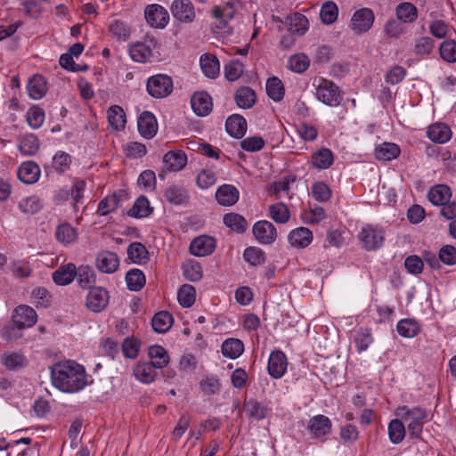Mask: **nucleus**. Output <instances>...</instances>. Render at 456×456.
<instances>
[{"label":"nucleus","instance_id":"6","mask_svg":"<svg viewBox=\"0 0 456 456\" xmlns=\"http://www.w3.org/2000/svg\"><path fill=\"white\" fill-rule=\"evenodd\" d=\"M158 41L153 37H146L143 42H137L129 47V54L136 62H147L152 57V51L158 47Z\"/></svg>","mask_w":456,"mask_h":456},{"label":"nucleus","instance_id":"23","mask_svg":"<svg viewBox=\"0 0 456 456\" xmlns=\"http://www.w3.org/2000/svg\"><path fill=\"white\" fill-rule=\"evenodd\" d=\"M239 197L240 192L238 189L232 184H223L216 192L217 202L223 206L234 205L239 200Z\"/></svg>","mask_w":456,"mask_h":456},{"label":"nucleus","instance_id":"29","mask_svg":"<svg viewBox=\"0 0 456 456\" xmlns=\"http://www.w3.org/2000/svg\"><path fill=\"white\" fill-rule=\"evenodd\" d=\"M234 99L238 107L241 109H249L255 104L256 95L255 91L250 87L242 86L236 91Z\"/></svg>","mask_w":456,"mask_h":456},{"label":"nucleus","instance_id":"63","mask_svg":"<svg viewBox=\"0 0 456 456\" xmlns=\"http://www.w3.org/2000/svg\"><path fill=\"white\" fill-rule=\"evenodd\" d=\"M244 259L251 265H260L265 260V252L256 247L247 248L243 254Z\"/></svg>","mask_w":456,"mask_h":456},{"label":"nucleus","instance_id":"13","mask_svg":"<svg viewBox=\"0 0 456 456\" xmlns=\"http://www.w3.org/2000/svg\"><path fill=\"white\" fill-rule=\"evenodd\" d=\"M36 311L28 305H19L14 310L12 320L19 329L32 327L37 322Z\"/></svg>","mask_w":456,"mask_h":456},{"label":"nucleus","instance_id":"43","mask_svg":"<svg viewBox=\"0 0 456 456\" xmlns=\"http://www.w3.org/2000/svg\"><path fill=\"white\" fill-rule=\"evenodd\" d=\"M267 95L274 102H280L283 99L285 88L281 79L273 77L266 81L265 85Z\"/></svg>","mask_w":456,"mask_h":456},{"label":"nucleus","instance_id":"14","mask_svg":"<svg viewBox=\"0 0 456 456\" xmlns=\"http://www.w3.org/2000/svg\"><path fill=\"white\" fill-rule=\"evenodd\" d=\"M137 127L142 137L151 139L158 132V123L155 116L150 111L142 112L137 120Z\"/></svg>","mask_w":456,"mask_h":456},{"label":"nucleus","instance_id":"62","mask_svg":"<svg viewBox=\"0 0 456 456\" xmlns=\"http://www.w3.org/2000/svg\"><path fill=\"white\" fill-rule=\"evenodd\" d=\"M354 343L359 353H362L369 347L373 338L369 329H361L354 337Z\"/></svg>","mask_w":456,"mask_h":456},{"label":"nucleus","instance_id":"45","mask_svg":"<svg viewBox=\"0 0 456 456\" xmlns=\"http://www.w3.org/2000/svg\"><path fill=\"white\" fill-rule=\"evenodd\" d=\"M244 351L243 343L237 338H228L222 345V353L224 356L236 359Z\"/></svg>","mask_w":456,"mask_h":456},{"label":"nucleus","instance_id":"38","mask_svg":"<svg viewBox=\"0 0 456 456\" xmlns=\"http://www.w3.org/2000/svg\"><path fill=\"white\" fill-rule=\"evenodd\" d=\"M109 124L115 130H122L126 126V114L124 110L118 105L111 106L107 111Z\"/></svg>","mask_w":456,"mask_h":456},{"label":"nucleus","instance_id":"60","mask_svg":"<svg viewBox=\"0 0 456 456\" xmlns=\"http://www.w3.org/2000/svg\"><path fill=\"white\" fill-rule=\"evenodd\" d=\"M441 58L450 63L456 61V41L445 40L439 47Z\"/></svg>","mask_w":456,"mask_h":456},{"label":"nucleus","instance_id":"59","mask_svg":"<svg viewBox=\"0 0 456 456\" xmlns=\"http://www.w3.org/2000/svg\"><path fill=\"white\" fill-rule=\"evenodd\" d=\"M27 122L32 129L39 128L45 120V112L38 106H33L27 111Z\"/></svg>","mask_w":456,"mask_h":456},{"label":"nucleus","instance_id":"27","mask_svg":"<svg viewBox=\"0 0 456 456\" xmlns=\"http://www.w3.org/2000/svg\"><path fill=\"white\" fill-rule=\"evenodd\" d=\"M427 135L432 142L444 143L451 139L452 131L447 125L436 123L428 128Z\"/></svg>","mask_w":456,"mask_h":456},{"label":"nucleus","instance_id":"16","mask_svg":"<svg viewBox=\"0 0 456 456\" xmlns=\"http://www.w3.org/2000/svg\"><path fill=\"white\" fill-rule=\"evenodd\" d=\"M243 411L248 419L259 421L266 418L270 409L261 402L249 399L244 401Z\"/></svg>","mask_w":456,"mask_h":456},{"label":"nucleus","instance_id":"3","mask_svg":"<svg viewBox=\"0 0 456 456\" xmlns=\"http://www.w3.org/2000/svg\"><path fill=\"white\" fill-rule=\"evenodd\" d=\"M173 80L166 74H157L148 78L146 89L154 98H165L173 92Z\"/></svg>","mask_w":456,"mask_h":456},{"label":"nucleus","instance_id":"48","mask_svg":"<svg viewBox=\"0 0 456 456\" xmlns=\"http://www.w3.org/2000/svg\"><path fill=\"white\" fill-rule=\"evenodd\" d=\"M224 224L232 231L242 233L248 228L246 219L236 213H229L224 216Z\"/></svg>","mask_w":456,"mask_h":456},{"label":"nucleus","instance_id":"39","mask_svg":"<svg viewBox=\"0 0 456 456\" xmlns=\"http://www.w3.org/2000/svg\"><path fill=\"white\" fill-rule=\"evenodd\" d=\"M123 196V192H118L113 193L102 199L98 205V214L100 216H106L117 209Z\"/></svg>","mask_w":456,"mask_h":456},{"label":"nucleus","instance_id":"64","mask_svg":"<svg viewBox=\"0 0 456 456\" xmlns=\"http://www.w3.org/2000/svg\"><path fill=\"white\" fill-rule=\"evenodd\" d=\"M244 66L239 60H232L224 66V76L229 81L237 80L243 73Z\"/></svg>","mask_w":456,"mask_h":456},{"label":"nucleus","instance_id":"5","mask_svg":"<svg viewBox=\"0 0 456 456\" xmlns=\"http://www.w3.org/2000/svg\"><path fill=\"white\" fill-rule=\"evenodd\" d=\"M359 240L365 249L375 250L383 245L385 232L379 226L367 224L362 228Z\"/></svg>","mask_w":456,"mask_h":456},{"label":"nucleus","instance_id":"52","mask_svg":"<svg viewBox=\"0 0 456 456\" xmlns=\"http://www.w3.org/2000/svg\"><path fill=\"white\" fill-rule=\"evenodd\" d=\"M269 216L278 224H285L289 221L290 214L288 207L279 202L269 206Z\"/></svg>","mask_w":456,"mask_h":456},{"label":"nucleus","instance_id":"21","mask_svg":"<svg viewBox=\"0 0 456 456\" xmlns=\"http://www.w3.org/2000/svg\"><path fill=\"white\" fill-rule=\"evenodd\" d=\"M165 198L172 205L182 206L188 203L190 195L184 186L172 184L166 189Z\"/></svg>","mask_w":456,"mask_h":456},{"label":"nucleus","instance_id":"31","mask_svg":"<svg viewBox=\"0 0 456 456\" xmlns=\"http://www.w3.org/2000/svg\"><path fill=\"white\" fill-rule=\"evenodd\" d=\"M451 195V189L447 185L438 184L430 189L428 197L432 204L442 206L450 200Z\"/></svg>","mask_w":456,"mask_h":456},{"label":"nucleus","instance_id":"11","mask_svg":"<svg viewBox=\"0 0 456 456\" xmlns=\"http://www.w3.org/2000/svg\"><path fill=\"white\" fill-rule=\"evenodd\" d=\"M253 234L260 243L269 245L276 240L277 231L271 222L263 220L254 224Z\"/></svg>","mask_w":456,"mask_h":456},{"label":"nucleus","instance_id":"25","mask_svg":"<svg viewBox=\"0 0 456 456\" xmlns=\"http://www.w3.org/2000/svg\"><path fill=\"white\" fill-rule=\"evenodd\" d=\"M227 133L235 138H241L247 131L246 119L239 114L230 116L225 122Z\"/></svg>","mask_w":456,"mask_h":456},{"label":"nucleus","instance_id":"26","mask_svg":"<svg viewBox=\"0 0 456 456\" xmlns=\"http://www.w3.org/2000/svg\"><path fill=\"white\" fill-rule=\"evenodd\" d=\"M288 240L292 247L305 248L312 242L313 233L308 228L300 227L291 231Z\"/></svg>","mask_w":456,"mask_h":456},{"label":"nucleus","instance_id":"49","mask_svg":"<svg viewBox=\"0 0 456 456\" xmlns=\"http://www.w3.org/2000/svg\"><path fill=\"white\" fill-rule=\"evenodd\" d=\"M151 213V208L150 207V202L146 197L141 196L139 197L133 207L128 210V216L142 218L148 216Z\"/></svg>","mask_w":456,"mask_h":456},{"label":"nucleus","instance_id":"56","mask_svg":"<svg viewBox=\"0 0 456 456\" xmlns=\"http://www.w3.org/2000/svg\"><path fill=\"white\" fill-rule=\"evenodd\" d=\"M196 298V291L193 286L190 284L183 285L177 292V299L183 307L191 306Z\"/></svg>","mask_w":456,"mask_h":456},{"label":"nucleus","instance_id":"50","mask_svg":"<svg viewBox=\"0 0 456 456\" xmlns=\"http://www.w3.org/2000/svg\"><path fill=\"white\" fill-rule=\"evenodd\" d=\"M109 31L118 41H126L131 34L130 27L124 21L115 20L109 25Z\"/></svg>","mask_w":456,"mask_h":456},{"label":"nucleus","instance_id":"28","mask_svg":"<svg viewBox=\"0 0 456 456\" xmlns=\"http://www.w3.org/2000/svg\"><path fill=\"white\" fill-rule=\"evenodd\" d=\"M77 275V268L75 265L69 263L60 266L53 273V281L60 286L69 284Z\"/></svg>","mask_w":456,"mask_h":456},{"label":"nucleus","instance_id":"8","mask_svg":"<svg viewBox=\"0 0 456 456\" xmlns=\"http://www.w3.org/2000/svg\"><path fill=\"white\" fill-rule=\"evenodd\" d=\"M144 16L147 23L155 28H164L169 21V13L163 6L153 4L146 7Z\"/></svg>","mask_w":456,"mask_h":456},{"label":"nucleus","instance_id":"44","mask_svg":"<svg viewBox=\"0 0 456 456\" xmlns=\"http://www.w3.org/2000/svg\"><path fill=\"white\" fill-rule=\"evenodd\" d=\"M145 275L142 271L134 268L126 275V282L131 291H139L145 285Z\"/></svg>","mask_w":456,"mask_h":456},{"label":"nucleus","instance_id":"9","mask_svg":"<svg viewBox=\"0 0 456 456\" xmlns=\"http://www.w3.org/2000/svg\"><path fill=\"white\" fill-rule=\"evenodd\" d=\"M374 21L373 12L369 8L356 11L350 22V28L354 34H362L370 28Z\"/></svg>","mask_w":456,"mask_h":456},{"label":"nucleus","instance_id":"1","mask_svg":"<svg viewBox=\"0 0 456 456\" xmlns=\"http://www.w3.org/2000/svg\"><path fill=\"white\" fill-rule=\"evenodd\" d=\"M53 385L65 393H76L87 385V376L82 365L67 361L54 364L51 369Z\"/></svg>","mask_w":456,"mask_h":456},{"label":"nucleus","instance_id":"15","mask_svg":"<svg viewBox=\"0 0 456 456\" xmlns=\"http://www.w3.org/2000/svg\"><path fill=\"white\" fill-rule=\"evenodd\" d=\"M191 105L196 115L205 117L212 110V98L206 92H197L191 96Z\"/></svg>","mask_w":456,"mask_h":456},{"label":"nucleus","instance_id":"41","mask_svg":"<svg viewBox=\"0 0 456 456\" xmlns=\"http://www.w3.org/2000/svg\"><path fill=\"white\" fill-rule=\"evenodd\" d=\"M173 317L167 311L157 313L151 321L152 329L158 333L167 332L172 326Z\"/></svg>","mask_w":456,"mask_h":456},{"label":"nucleus","instance_id":"4","mask_svg":"<svg viewBox=\"0 0 456 456\" xmlns=\"http://www.w3.org/2000/svg\"><path fill=\"white\" fill-rule=\"evenodd\" d=\"M315 95L319 101L326 105L335 107L340 104L342 94L333 82L321 78L316 86Z\"/></svg>","mask_w":456,"mask_h":456},{"label":"nucleus","instance_id":"24","mask_svg":"<svg viewBox=\"0 0 456 456\" xmlns=\"http://www.w3.org/2000/svg\"><path fill=\"white\" fill-rule=\"evenodd\" d=\"M27 91L31 99H42L47 92L45 78L41 75H34L27 84Z\"/></svg>","mask_w":456,"mask_h":456},{"label":"nucleus","instance_id":"36","mask_svg":"<svg viewBox=\"0 0 456 456\" xmlns=\"http://www.w3.org/2000/svg\"><path fill=\"white\" fill-rule=\"evenodd\" d=\"M400 154V148L395 143L384 142L375 150V157L379 160L389 161L396 159Z\"/></svg>","mask_w":456,"mask_h":456},{"label":"nucleus","instance_id":"55","mask_svg":"<svg viewBox=\"0 0 456 456\" xmlns=\"http://www.w3.org/2000/svg\"><path fill=\"white\" fill-rule=\"evenodd\" d=\"M338 15V9L335 3L326 2L320 10V18L322 21L327 25L334 23Z\"/></svg>","mask_w":456,"mask_h":456},{"label":"nucleus","instance_id":"58","mask_svg":"<svg viewBox=\"0 0 456 456\" xmlns=\"http://www.w3.org/2000/svg\"><path fill=\"white\" fill-rule=\"evenodd\" d=\"M183 276L191 281H198L202 278L203 272L200 265L195 261H188L183 265Z\"/></svg>","mask_w":456,"mask_h":456},{"label":"nucleus","instance_id":"61","mask_svg":"<svg viewBox=\"0 0 456 456\" xmlns=\"http://www.w3.org/2000/svg\"><path fill=\"white\" fill-rule=\"evenodd\" d=\"M289 31L298 35H304L309 28V21L307 18L300 13H296L290 19Z\"/></svg>","mask_w":456,"mask_h":456},{"label":"nucleus","instance_id":"35","mask_svg":"<svg viewBox=\"0 0 456 456\" xmlns=\"http://www.w3.org/2000/svg\"><path fill=\"white\" fill-rule=\"evenodd\" d=\"M396 17L404 23H411L418 18V10L409 2L399 4L395 8Z\"/></svg>","mask_w":456,"mask_h":456},{"label":"nucleus","instance_id":"46","mask_svg":"<svg viewBox=\"0 0 456 456\" xmlns=\"http://www.w3.org/2000/svg\"><path fill=\"white\" fill-rule=\"evenodd\" d=\"M55 236L58 241L68 245L77 240V232L70 224H61L57 227Z\"/></svg>","mask_w":456,"mask_h":456},{"label":"nucleus","instance_id":"40","mask_svg":"<svg viewBox=\"0 0 456 456\" xmlns=\"http://www.w3.org/2000/svg\"><path fill=\"white\" fill-rule=\"evenodd\" d=\"M333 154L330 150L322 148L312 155V164L318 169H327L333 163Z\"/></svg>","mask_w":456,"mask_h":456},{"label":"nucleus","instance_id":"37","mask_svg":"<svg viewBox=\"0 0 456 456\" xmlns=\"http://www.w3.org/2000/svg\"><path fill=\"white\" fill-rule=\"evenodd\" d=\"M151 363L157 369L164 368L169 362V356L165 348L154 345L149 347Z\"/></svg>","mask_w":456,"mask_h":456},{"label":"nucleus","instance_id":"20","mask_svg":"<svg viewBox=\"0 0 456 456\" xmlns=\"http://www.w3.org/2000/svg\"><path fill=\"white\" fill-rule=\"evenodd\" d=\"M40 168L38 165L33 161L23 162L18 168L19 179L26 184H33L37 183L40 177Z\"/></svg>","mask_w":456,"mask_h":456},{"label":"nucleus","instance_id":"10","mask_svg":"<svg viewBox=\"0 0 456 456\" xmlns=\"http://www.w3.org/2000/svg\"><path fill=\"white\" fill-rule=\"evenodd\" d=\"M173 16L184 23H191L195 19V10L190 0H175L171 4Z\"/></svg>","mask_w":456,"mask_h":456},{"label":"nucleus","instance_id":"42","mask_svg":"<svg viewBox=\"0 0 456 456\" xmlns=\"http://www.w3.org/2000/svg\"><path fill=\"white\" fill-rule=\"evenodd\" d=\"M398 334L403 338H414L419 333L420 328L414 319H403L396 325Z\"/></svg>","mask_w":456,"mask_h":456},{"label":"nucleus","instance_id":"54","mask_svg":"<svg viewBox=\"0 0 456 456\" xmlns=\"http://www.w3.org/2000/svg\"><path fill=\"white\" fill-rule=\"evenodd\" d=\"M18 207L22 213L33 215L42 208L43 204L38 197L33 195L20 200Z\"/></svg>","mask_w":456,"mask_h":456},{"label":"nucleus","instance_id":"12","mask_svg":"<svg viewBox=\"0 0 456 456\" xmlns=\"http://www.w3.org/2000/svg\"><path fill=\"white\" fill-rule=\"evenodd\" d=\"M288 361L285 354L281 350L271 353L268 360L267 370L273 379H281L286 372Z\"/></svg>","mask_w":456,"mask_h":456},{"label":"nucleus","instance_id":"2","mask_svg":"<svg viewBox=\"0 0 456 456\" xmlns=\"http://www.w3.org/2000/svg\"><path fill=\"white\" fill-rule=\"evenodd\" d=\"M397 417H400L404 426L407 427L410 436L419 438L422 432L424 422L428 417L426 411L420 407L409 408L408 406L398 407L395 411Z\"/></svg>","mask_w":456,"mask_h":456},{"label":"nucleus","instance_id":"57","mask_svg":"<svg viewBox=\"0 0 456 456\" xmlns=\"http://www.w3.org/2000/svg\"><path fill=\"white\" fill-rule=\"evenodd\" d=\"M1 362L9 370L21 368L27 364L24 355L16 352L4 354L1 358Z\"/></svg>","mask_w":456,"mask_h":456},{"label":"nucleus","instance_id":"51","mask_svg":"<svg viewBox=\"0 0 456 456\" xmlns=\"http://www.w3.org/2000/svg\"><path fill=\"white\" fill-rule=\"evenodd\" d=\"M388 436L390 441L395 444H400L405 436V426L402 419H393L388 425Z\"/></svg>","mask_w":456,"mask_h":456},{"label":"nucleus","instance_id":"18","mask_svg":"<svg viewBox=\"0 0 456 456\" xmlns=\"http://www.w3.org/2000/svg\"><path fill=\"white\" fill-rule=\"evenodd\" d=\"M331 429L330 419L322 414L315 415L310 419L307 430L313 437L319 438L330 433Z\"/></svg>","mask_w":456,"mask_h":456},{"label":"nucleus","instance_id":"32","mask_svg":"<svg viewBox=\"0 0 456 456\" xmlns=\"http://www.w3.org/2000/svg\"><path fill=\"white\" fill-rule=\"evenodd\" d=\"M128 258L137 265H142L149 260V252L141 242H132L127 248Z\"/></svg>","mask_w":456,"mask_h":456},{"label":"nucleus","instance_id":"30","mask_svg":"<svg viewBox=\"0 0 456 456\" xmlns=\"http://www.w3.org/2000/svg\"><path fill=\"white\" fill-rule=\"evenodd\" d=\"M155 367L151 362H137L133 373L134 378L145 384L151 383L156 375Z\"/></svg>","mask_w":456,"mask_h":456},{"label":"nucleus","instance_id":"19","mask_svg":"<svg viewBox=\"0 0 456 456\" xmlns=\"http://www.w3.org/2000/svg\"><path fill=\"white\" fill-rule=\"evenodd\" d=\"M215 248L216 242L212 237L200 236L191 241L190 251L196 256H205L210 255Z\"/></svg>","mask_w":456,"mask_h":456},{"label":"nucleus","instance_id":"7","mask_svg":"<svg viewBox=\"0 0 456 456\" xmlns=\"http://www.w3.org/2000/svg\"><path fill=\"white\" fill-rule=\"evenodd\" d=\"M109 293L102 287H92L86 299V305L93 313L103 311L109 304Z\"/></svg>","mask_w":456,"mask_h":456},{"label":"nucleus","instance_id":"53","mask_svg":"<svg viewBox=\"0 0 456 456\" xmlns=\"http://www.w3.org/2000/svg\"><path fill=\"white\" fill-rule=\"evenodd\" d=\"M71 162V157L60 151L53 157L52 168L58 174H63L69 169Z\"/></svg>","mask_w":456,"mask_h":456},{"label":"nucleus","instance_id":"33","mask_svg":"<svg viewBox=\"0 0 456 456\" xmlns=\"http://www.w3.org/2000/svg\"><path fill=\"white\" fill-rule=\"evenodd\" d=\"M200 64L202 72L210 78L216 77L220 71L219 61L216 56L210 54H203L200 57Z\"/></svg>","mask_w":456,"mask_h":456},{"label":"nucleus","instance_id":"17","mask_svg":"<svg viewBox=\"0 0 456 456\" xmlns=\"http://www.w3.org/2000/svg\"><path fill=\"white\" fill-rule=\"evenodd\" d=\"M164 168L168 172H177L186 166L187 156L183 151H170L163 157Z\"/></svg>","mask_w":456,"mask_h":456},{"label":"nucleus","instance_id":"34","mask_svg":"<svg viewBox=\"0 0 456 456\" xmlns=\"http://www.w3.org/2000/svg\"><path fill=\"white\" fill-rule=\"evenodd\" d=\"M18 147L23 155H34L39 150V141L34 134H26L20 137Z\"/></svg>","mask_w":456,"mask_h":456},{"label":"nucleus","instance_id":"22","mask_svg":"<svg viewBox=\"0 0 456 456\" xmlns=\"http://www.w3.org/2000/svg\"><path fill=\"white\" fill-rule=\"evenodd\" d=\"M96 265L101 272L112 273L118 269L119 265V259L116 253L103 251L97 256Z\"/></svg>","mask_w":456,"mask_h":456},{"label":"nucleus","instance_id":"47","mask_svg":"<svg viewBox=\"0 0 456 456\" xmlns=\"http://www.w3.org/2000/svg\"><path fill=\"white\" fill-rule=\"evenodd\" d=\"M435 48V41L429 37H420L416 38L413 53L419 58L429 55Z\"/></svg>","mask_w":456,"mask_h":456}]
</instances>
